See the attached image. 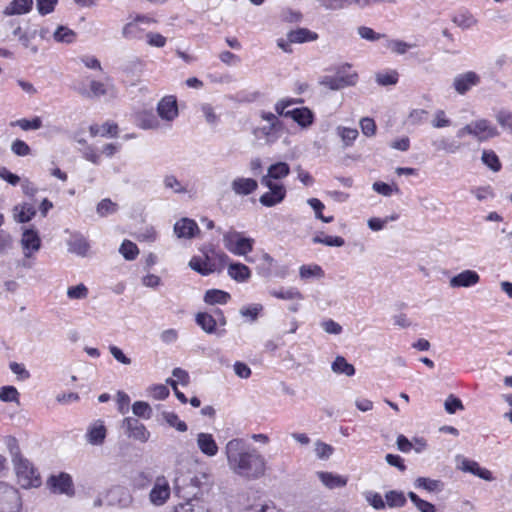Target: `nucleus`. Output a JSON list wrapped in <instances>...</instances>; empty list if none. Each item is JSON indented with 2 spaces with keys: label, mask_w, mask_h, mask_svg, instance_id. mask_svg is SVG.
I'll list each match as a JSON object with an SVG mask.
<instances>
[{
  "label": "nucleus",
  "mask_w": 512,
  "mask_h": 512,
  "mask_svg": "<svg viewBox=\"0 0 512 512\" xmlns=\"http://www.w3.org/2000/svg\"><path fill=\"white\" fill-rule=\"evenodd\" d=\"M224 453L231 472L247 480L263 477L267 470V461L255 447L242 438L229 440Z\"/></svg>",
  "instance_id": "1"
},
{
  "label": "nucleus",
  "mask_w": 512,
  "mask_h": 512,
  "mask_svg": "<svg viewBox=\"0 0 512 512\" xmlns=\"http://www.w3.org/2000/svg\"><path fill=\"white\" fill-rule=\"evenodd\" d=\"M12 464L17 477V482L23 489L37 488L41 485V477L33 463L25 458L18 447L11 449Z\"/></svg>",
  "instance_id": "2"
},
{
  "label": "nucleus",
  "mask_w": 512,
  "mask_h": 512,
  "mask_svg": "<svg viewBox=\"0 0 512 512\" xmlns=\"http://www.w3.org/2000/svg\"><path fill=\"white\" fill-rule=\"evenodd\" d=\"M207 480L208 474L205 472L181 474L176 478L175 486L178 493L187 500L198 499L196 496Z\"/></svg>",
  "instance_id": "3"
},
{
  "label": "nucleus",
  "mask_w": 512,
  "mask_h": 512,
  "mask_svg": "<svg viewBox=\"0 0 512 512\" xmlns=\"http://www.w3.org/2000/svg\"><path fill=\"white\" fill-rule=\"evenodd\" d=\"M255 240L243 233L230 230L223 234L224 247L236 256H247L253 250Z\"/></svg>",
  "instance_id": "4"
},
{
  "label": "nucleus",
  "mask_w": 512,
  "mask_h": 512,
  "mask_svg": "<svg viewBox=\"0 0 512 512\" xmlns=\"http://www.w3.org/2000/svg\"><path fill=\"white\" fill-rule=\"evenodd\" d=\"M318 34L307 28H298L290 30L286 38H278L276 40L277 46L285 53H292V44H303L307 42H313L318 39Z\"/></svg>",
  "instance_id": "5"
},
{
  "label": "nucleus",
  "mask_w": 512,
  "mask_h": 512,
  "mask_svg": "<svg viewBox=\"0 0 512 512\" xmlns=\"http://www.w3.org/2000/svg\"><path fill=\"white\" fill-rule=\"evenodd\" d=\"M261 184L268 188V191L262 194L259 202L265 207H274L280 204L286 197L287 190L283 183L261 179Z\"/></svg>",
  "instance_id": "6"
},
{
  "label": "nucleus",
  "mask_w": 512,
  "mask_h": 512,
  "mask_svg": "<svg viewBox=\"0 0 512 512\" xmlns=\"http://www.w3.org/2000/svg\"><path fill=\"white\" fill-rule=\"evenodd\" d=\"M157 115L163 126H171V123L178 117L179 110L177 99L174 95L164 96L157 104Z\"/></svg>",
  "instance_id": "7"
},
{
  "label": "nucleus",
  "mask_w": 512,
  "mask_h": 512,
  "mask_svg": "<svg viewBox=\"0 0 512 512\" xmlns=\"http://www.w3.org/2000/svg\"><path fill=\"white\" fill-rule=\"evenodd\" d=\"M356 73H346L339 70L335 75H325L320 78L319 84L330 90H341L348 86H354L357 82Z\"/></svg>",
  "instance_id": "8"
},
{
  "label": "nucleus",
  "mask_w": 512,
  "mask_h": 512,
  "mask_svg": "<svg viewBox=\"0 0 512 512\" xmlns=\"http://www.w3.org/2000/svg\"><path fill=\"white\" fill-rule=\"evenodd\" d=\"M79 93L89 98H100L103 96L115 97L116 89L109 78L104 81L91 80L89 89L81 87L78 89Z\"/></svg>",
  "instance_id": "9"
},
{
  "label": "nucleus",
  "mask_w": 512,
  "mask_h": 512,
  "mask_svg": "<svg viewBox=\"0 0 512 512\" xmlns=\"http://www.w3.org/2000/svg\"><path fill=\"white\" fill-rule=\"evenodd\" d=\"M170 494L171 488L169 481L164 476H158L149 493V501L154 506H162L168 501Z\"/></svg>",
  "instance_id": "10"
},
{
  "label": "nucleus",
  "mask_w": 512,
  "mask_h": 512,
  "mask_svg": "<svg viewBox=\"0 0 512 512\" xmlns=\"http://www.w3.org/2000/svg\"><path fill=\"white\" fill-rule=\"evenodd\" d=\"M20 244L25 258L33 257L41 248V238L34 228H26L21 235Z\"/></svg>",
  "instance_id": "11"
},
{
  "label": "nucleus",
  "mask_w": 512,
  "mask_h": 512,
  "mask_svg": "<svg viewBox=\"0 0 512 512\" xmlns=\"http://www.w3.org/2000/svg\"><path fill=\"white\" fill-rule=\"evenodd\" d=\"M457 468L463 472L473 474L485 481H493L495 478L490 470L481 467L475 460L463 456L457 457Z\"/></svg>",
  "instance_id": "12"
},
{
  "label": "nucleus",
  "mask_w": 512,
  "mask_h": 512,
  "mask_svg": "<svg viewBox=\"0 0 512 512\" xmlns=\"http://www.w3.org/2000/svg\"><path fill=\"white\" fill-rule=\"evenodd\" d=\"M480 82L481 78L476 72L467 71L456 75L453 79L452 86L458 94L464 95L473 87L478 86Z\"/></svg>",
  "instance_id": "13"
},
{
  "label": "nucleus",
  "mask_w": 512,
  "mask_h": 512,
  "mask_svg": "<svg viewBox=\"0 0 512 512\" xmlns=\"http://www.w3.org/2000/svg\"><path fill=\"white\" fill-rule=\"evenodd\" d=\"M48 486L54 493L65 494L72 496L74 494V485L72 477L67 473H60L59 475H52L48 481Z\"/></svg>",
  "instance_id": "14"
},
{
  "label": "nucleus",
  "mask_w": 512,
  "mask_h": 512,
  "mask_svg": "<svg viewBox=\"0 0 512 512\" xmlns=\"http://www.w3.org/2000/svg\"><path fill=\"white\" fill-rule=\"evenodd\" d=\"M123 427L126 429L127 436L140 442H147L150 432L146 429L138 419L134 417H126L123 420Z\"/></svg>",
  "instance_id": "15"
},
{
  "label": "nucleus",
  "mask_w": 512,
  "mask_h": 512,
  "mask_svg": "<svg viewBox=\"0 0 512 512\" xmlns=\"http://www.w3.org/2000/svg\"><path fill=\"white\" fill-rule=\"evenodd\" d=\"M174 234L179 239H191L200 233L196 221L190 218H181L174 224Z\"/></svg>",
  "instance_id": "16"
},
{
  "label": "nucleus",
  "mask_w": 512,
  "mask_h": 512,
  "mask_svg": "<svg viewBox=\"0 0 512 512\" xmlns=\"http://www.w3.org/2000/svg\"><path fill=\"white\" fill-rule=\"evenodd\" d=\"M480 281V275L474 270H463L449 280L451 288H470L477 285Z\"/></svg>",
  "instance_id": "17"
},
{
  "label": "nucleus",
  "mask_w": 512,
  "mask_h": 512,
  "mask_svg": "<svg viewBox=\"0 0 512 512\" xmlns=\"http://www.w3.org/2000/svg\"><path fill=\"white\" fill-rule=\"evenodd\" d=\"M107 503L109 505H118L122 508L129 507L132 503L130 492L122 486H113L107 491Z\"/></svg>",
  "instance_id": "18"
},
{
  "label": "nucleus",
  "mask_w": 512,
  "mask_h": 512,
  "mask_svg": "<svg viewBox=\"0 0 512 512\" xmlns=\"http://www.w3.org/2000/svg\"><path fill=\"white\" fill-rule=\"evenodd\" d=\"M473 136L479 141H486L498 136L497 128L486 119L473 121Z\"/></svg>",
  "instance_id": "19"
},
{
  "label": "nucleus",
  "mask_w": 512,
  "mask_h": 512,
  "mask_svg": "<svg viewBox=\"0 0 512 512\" xmlns=\"http://www.w3.org/2000/svg\"><path fill=\"white\" fill-rule=\"evenodd\" d=\"M231 189L237 196H248L258 189V182L253 178L236 177L231 182Z\"/></svg>",
  "instance_id": "20"
},
{
  "label": "nucleus",
  "mask_w": 512,
  "mask_h": 512,
  "mask_svg": "<svg viewBox=\"0 0 512 512\" xmlns=\"http://www.w3.org/2000/svg\"><path fill=\"white\" fill-rule=\"evenodd\" d=\"M198 449L207 457H214L219 452V447L210 433L200 432L196 436Z\"/></svg>",
  "instance_id": "21"
},
{
  "label": "nucleus",
  "mask_w": 512,
  "mask_h": 512,
  "mask_svg": "<svg viewBox=\"0 0 512 512\" xmlns=\"http://www.w3.org/2000/svg\"><path fill=\"white\" fill-rule=\"evenodd\" d=\"M321 483L328 489L345 487L348 483V477L333 472L318 471L316 473Z\"/></svg>",
  "instance_id": "22"
},
{
  "label": "nucleus",
  "mask_w": 512,
  "mask_h": 512,
  "mask_svg": "<svg viewBox=\"0 0 512 512\" xmlns=\"http://www.w3.org/2000/svg\"><path fill=\"white\" fill-rule=\"evenodd\" d=\"M195 321L201 329L208 334H217L218 336H222L225 334V330H219L217 328L216 318L207 313V312H199L196 314Z\"/></svg>",
  "instance_id": "23"
},
{
  "label": "nucleus",
  "mask_w": 512,
  "mask_h": 512,
  "mask_svg": "<svg viewBox=\"0 0 512 512\" xmlns=\"http://www.w3.org/2000/svg\"><path fill=\"white\" fill-rule=\"evenodd\" d=\"M106 427L101 420H96L91 423L86 432L87 442L91 445H102L106 438Z\"/></svg>",
  "instance_id": "24"
},
{
  "label": "nucleus",
  "mask_w": 512,
  "mask_h": 512,
  "mask_svg": "<svg viewBox=\"0 0 512 512\" xmlns=\"http://www.w3.org/2000/svg\"><path fill=\"white\" fill-rule=\"evenodd\" d=\"M135 124L143 130H159L163 127L162 122L150 111H142L136 114Z\"/></svg>",
  "instance_id": "25"
},
{
  "label": "nucleus",
  "mask_w": 512,
  "mask_h": 512,
  "mask_svg": "<svg viewBox=\"0 0 512 512\" xmlns=\"http://www.w3.org/2000/svg\"><path fill=\"white\" fill-rule=\"evenodd\" d=\"M67 245L69 252L81 257L87 256L90 249L88 240L80 233L71 234L67 241Z\"/></svg>",
  "instance_id": "26"
},
{
  "label": "nucleus",
  "mask_w": 512,
  "mask_h": 512,
  "mask_svg": "<svg viewBox=\"0 0 512 512\" xmlns=\"http://www.w3.org/2000/svg\"><path fill=\"white\" fill-rule=\"evenodd\" d=\"M227 274L238 283H245L251 278V270L249 267L240 262L229 264Z\"/></svg>",
  "instance_id": "27"
},
{
  "label": "nucleus",
  "mask_w": 512,
  "mask_h": 512,
  "mask_svg": "<svg viewBox=\"0 0 512 512\" xmlns=\"http://www.w3.org/2000/svg\"><path fill=\"white\" fill-rule=\"evenodd\" d=\"M287 114H289V117L303 128L309 127L314 121V114L307 107L289 110Z\"/></svg>",
  "instance_id": "28"
},
{
  "label": "nucleus",
  "mask_w": 512,
  "mask_h": 512,
  "mask_svg": "<svg viewBox=\"0 0 512 512\" xmlns=\"http://www.w3.org/2000/svg\"><path fill=\"white\" fill-rule=\"evenodd\" d=\"M33 0H12L3 10L5 16L23 15L31 11Z\"/></svg>",
  "instance_id": "29"
},
{
  "label": "nucleus",
  "mask_w": 512,
  "mask_h": 512,
  "mask_svg": "<svg viewBox=\"0 0 512 512\" xmlns=\"http://www.w3.org/2000/svg\"><path fill=\"white\" fill-rule=\"evenodd\" d=\"M89 132L92 137L101 136V137H116L118 135L119 129L118 125L114 122L107 121L102 125L92 124L89 127Z\"/></svg>",
  "instance_id": "30"
},
{
  "label": "nucleus",
  "mask_w": 512,
  "mask_h": 512,
  "mask_svg": "<svg viewBox=\"0 0 512 512\" xmlns=\"http://www.w3.org/2000/svg\"><path fill=\"white\" fill-rule=\"evenodd\" d=\"M189 267L197 273L207 276L216 270V265L212 260H202V257L193 256L189 261Z\"/></svg>",
  "instance_id": "31"
},
{
  "label": "nucleus",
  "mask_w": 512,
  "mask_h": 512,
  "mask_svg": "<svg viewBox=\"0 0 512 512\" xmlns=\"http://www.w3.org/2000/svg\"><path fill=\"white\" fill-rule=\"evenodd\" d=\"M36 215V209L31 203H22L16 205L13 209L15 221L19 223H27Z\"/></svg>",
  "instance_id": "32"
},
{
  "label": "nucleus",
  "mask_w": 512,
  "mask_h": 512,
  "mask_svg": "<svg viewBox=\"0 0 512 512\" xmlns=\"http://www.w3.org/2000/svg\"><path fill=\"white\" fill-rule=\"evenodd\" d=\"M290 173V167L285 162H278L272 164L267 171V174L262 179H268L270 181H276L287 177Z\"/></svg>",
  "instance_id": "33"
},
{
  "label": "nucleus",
  "mask_w": 512,
  "mask_h": 512,
  "mask_svg": "<svg viewBox=\"0 0 512 512\" xmlns=\"http://www.w3.org/2000/svg\"><path fill=\"white\" fill-rule=\"evenodd\" d=\"M231 299V295L223 290L209 289L204 294V302L208 305H224Z\"/></svg>",
  "instance_id": "34"
},
{
  "label": "nucleus",
  "mask_w": 512,
  "mask_h": 512,
  "mask_svg": "<svg viewBox=\"0 0 512 512\" xmlns=\"http://www.w3.org/2000/svg\"><path fill=\"white\" fill-rule=\"evenodd\" d=\"M269 294L272 297H275L277 299L281 300H303L302 293L295 287H288L284 288L281 287L279 289H271L269 290Z\"/></svg>",
  "instance_id": "35"
},
{
  "label": "nucleus",
  "mask_w": 512,
  "mask_h": 512,
  "mask_svg": "<svg viewBox=\"0 0 512 512\" xmlns=\"http://www.w3.org/2000/svg\"><path fill=\"white\" fill-rule=\"evenodd\" d=\"M414 486L417 489H423L427 492H440L443 490L444 484L438 479H431L427 477H418L414 481Z\"/></svg>",
  "instance_id": "36"
},
{
  "label": "nucleus",
  "mask_w": 512,
  "mask_h": 512,
  "mask_svg": "<svg viewBox=\"0 0 512 512\" xmlns=\"http://www.w3.org/2000/svg\"><path fill=\"white\" fill-rule=\"evenodd\" d=\"M122 36L127 40H141L144 37V29L132 19L123 26Z\"/></svg>",
  "instance_id": "37"
},
{
  "label": "nucleus",
  "mask_w": 512,
  "mask_h": 512,
  "mask_svg": "<svg viewBox=\"0 0 512 512\" xmlns=\"http://www.w3.org/2000/svg\"><path fill=\"white\" fill-rule=\"evenodd\" d=\"M482 163L492 172L497 173L502 169V164L493 150H483L481 155Z\"/></svg>",
  "instance_id": "38"
},
{
  "label": "nucleus",
  "mask_w": 512,
  "mask_h": 512,
  "mask_svg": "<svg viewBox=\"0 0 512 512\" xmlns=\"http://www.w3.org/2000/svg\"><path fill=\"white\" fill-rule=\"evenodd\" d=\"M331 369L336 374H344L351 377L355 374V368L352 364L348 363L343 356H337L332 362Z\"/></svg>",
  "instance_id": "39"
},
{
  "label": "nucleus",
  "mask_w": 512,
  "mask_h": 512,
  "mask_svg": "<svg viewBox=\"0 0 512 512\" xmlns=\"http://www.w3.org/2000/svg\"><path fill=\"white\" fill-rule=\"evenodd\" d=\"M263 305L255 303L241 307L239 310L240 315L250 323H254L258 320L259 316L263 311Z\"/></svg>",
  "instance_id": "40"
},
{
  "label": "nucleus",
  "mask_w": 512,
  "mask_h": 512,
  "mask_svg": "<svg viewBox=\"0 0 512 512\" xmlns=\"http://www.w3.org/2000/svg\"><path fill=\"white\" fill-rule=\"evenodd\" d=\"M77 34L67 26L60 25L55 30L53 38L58 43L71 44L75 42Z\"/></svg>",
  "instance_id": "41"
},
{
  "label": "nucleus",
  "mask_w": 512,
  "mask_h": 512,
  "mask_svg": "<svg viewBox=\"0 0 512 512\" xmlns=\"http://www.w3.org/2000/svg\"><path fill=\"white\" fill-rule=\"evenodd\" d=\"M9 25L13 27V35L18 38L20 43L25 47L28 48L30 46L31 40L35 37L36 32L28 33L23 31L22 27L20 26L19 22L16 20L9 21Z\"/></svg>",
  "instance_id": "42"
},
{
  "label": "nucleus",
  "mask_w": 512,
  "mask_h": 512,
  "mask_svg": "<svg viewBox=\"0 0 512 512\" xmlns=\"http://www.w3.org/2000/svg\"><path fill=\"white\" fill-rule=\"evenodd\" d=\"M11 127H19L23 131L38 130L42 127V120L35 116L32 119L21 118L10 122Z\"/></svg>",
  "instance_id": "43"
},
{
  "label": "nucleus",
  "mask_w": 512,
  "mask_h": 512,
  "mask_svg": "<svg viewBox=\"0 0 512 512\" xmlns=\"http://www.w3.org/2000/svg\"><path fill=\"white\" fill-rule=\"evenodd\" d=\"M175 512H209L207 505L200 499H189L176 507Z\"/></svg>",
  "instance_id": "44"
},
{
  "label": "nucleus",
  "mask_w": 512,
  "mask_h": 512,
  "mask_svg": "<svg viewBox=\"0 0 512 512\" xmlns=\"http://www.w3.org/2000/svg\"><path fill=\"white\" fill-rule=\"evenodd\" d=\"M336 132L337 135L341 138L344 147L352 146L359 135L357 129L344 126H338Z\"/></svg>",
  "instance_id": "45"
},
{
  "label": "nucleus",
  "mask_w": 512,
  "mask_h": 512,
  "mask_svg": "<svg viewBox=\"0 0 512 512\" xmlns=\"http://www.w3.org/2000/svg\"><path fill=\"white\" fill-rule=\"evenodd\" d=\"M299 275L301 279L308 280L311 278H322L324 277V270L317 264L302 265L299 268Z\"/></svg>",
  "instance_id": "46"
},
{
  "label": "nucleus",
  "mask_w": 512,
  "mask_h": 512,
  "mask_svg": "<svg viewBox=\"0 0 512 512\" xmlns=\"http://www.w3.org/2000/svg\"><path fill=\"white\" fill-rule=\"evenodd\" d=\"M163 185L165 189L172 190L176 194H185L188 191L186 185L182 184L173 174L164 176Z\"/></svg>",
  "instance_id": "47"
},
{
  "label": "nucleus",
  "mask_w": 512,
  "mask_h": 512,
  "mask_svg": "<svg viewBox=\"0 0 512 512\" xmlns=\"http://www.w3.org/2000/svg\"><path fill=\"white\" fill-rule=\"evenodd\" d=\"M386 505L390 508H400L405 506L407 500L403 492L391 490L385 494Z\"/></svg>",
  "instance_id": "48"
},
{
  "label": "nucleus",
  "mask_w": 512,
  "mask_h": 512,
  "mask_svg": "<svg viewBox=\"0 0 512 512\" xmlns=\"http://www.w3.org/2000/svg\"><path fill=\"white\" fill-rule=\"evenodd\" d=\"M452 21L462 29H469L477 23L476 19L468 11H463L455 14L452 17Z\"/></svg>",
  "instance_id": "49"
},
{
  "label": "nucleus",
  "mask_w": 512,
  "mask_h": 512,
  "mask_svg": "<svg viewBox=\"0 0 512 512\" xmlns=\"http://www.w3.org/2000/svg\"><path fill=\"white\" fill-rule=\"evenodd\" d=\"M244 512H285L283 509L276 506L272 501L257 502L249 505L244 509Z\"/></svg>",
  "instance_id": "50"
},
{
  "label": "nucleus",
  "mask_w": 512,
  "mask_h": 512,
  "mask_svg": "<svg viewBox=\"0 0 512 512\" xmlns=\"http://www.w3.org/2000/svg\"><path fill=\"white\" fill-rule=\"evenodd\" d=\"M96 211L100 217H107L118 211V205L111 199L105 198L97 204Z\"/></svg>",
  "instance_id": "51"
},
{
  "label": "nucleus",
  "mask_w": 512,
  "mask_h": 512,
  "mask_svg": "<svg viewBox=\"0 0 512 512\" xmlns=\"http://www.w3.org/2000/svg\"><path fill=\"white\" fill-rule=\"evenodd\" d=\"M119 253L128 261L135 260L139 254L137 245L130 241L124 240L119 248Z\"/></svg>",
  "instance_id": "52"
},
{
  "label": "nucleus",
  "mask_w": 512,
  "mask_h": 512,
  "mask_svg": "<svg viewBox=\"0 0 512 512\" xmlns=\"http://www.w3.org/2000/svg\"><path fill=\"white\" fill-rule=\"evenodd\" d=\"M162 417L163 419L166 421V423L175 428L177 431L179 432H185L187 431L188 427H187V424L180 420L178 415L175 414L174 412H168V411H164L162 412Z\"/></svg>",
  "instance_id": "53"
},
{
  "label": "nucleus",
  "mask_w": 512,
  "mask_h": 512,
  "mask_svg": "<svg viewBox=\"0 0 512 512\" xmlns=\"http://www.w3.org/2000/svg\"><path fill=\"white\" fill-rule=\"evenodd\" d=\"M313 243L323 244L330 247H342L345 244V240L340 236H329L321 234L313 237Z\"/></svg>",
  "instance_id": "54"
},
{
  "label": "nucleus",
  "mask_w": 512,
  "mask_h": 512,
  "mask_svg": "<svg viewBox=\"0 0 512 512\" xmlns=\"http://www.w3.org/2000/svg\"><path fill=\"white\" fill-rule=\"evenodd\" d=\"M132 412L135 416L143 419H150L152 417L151 406L144 401H136L132 405Z\"/></svg>",
  "instance_id": "55"
},
{
  "label": "nucleus",
  "mask_w": 512,
  "mask_h": 512,
  "mask_svg": "<svg viewBox=\"0 0 512 512\" xmlns=\"http://www.w3.org/2000/svg\"><path fill=\"white\" fill-rule=\"evenodd\" d=\"M408 497L419 511H421V512H436V507L434 504L421 499L416 493L409 492Z\"/></svg>",
  "instance_id": "56"
},
{
  "label": "nucleus",
  "mask_w": 512,
  "mask_h": 512,
  "mask_svg": "<svg viewBox=\"0 0 512 512\" xmlns=\"http://www.w3.org/2000/svg\"><path fill=\"white\" fill-rule=\"evenodd\" d=\"M19 392L11 385L2 386L0 388V400L3 402H13L19 404Z\"/></svg>",
  "instance_id": "57"
},
{
  "label": "nucleus",
  "mask_w": 512,
  "mask_h": 512,
  "mask_svg": "<svg viewBox=\"0 0 512 512\" xmlns=\"http://www.w3.org/2000/svg\"><path fill=\"white\" fill-rule=\"evenodd\" d=\"M307 203L309 204V206L314 210L315 212V217L317 219H320L321 221H323L324 223H330L333 221V216H324L322 214V210L325 208L324 204L317 198H310L307 200Z\"/></svg>",
  "instance_id": "58"
},
{
  "label": "nucleus",
  "mask_w": 512,
  "mask_h": 512,
  "mask_svg": "<svg viewBox=\"0 0 512 512\" xmlns=\"http://www.w3.org/2000/svg\"><path fill=\"white\" fill-rule=\"evenodd\" d=\"M88 293V288L83 283H80L76 286L68 287L67 289V297L71 300L85 299L87 298Z\"/></svg>",
  "instance_id": "59"
},
{
  "label": "nucleus",
  "mask_w": 512,
  "mask_h": 512,
  "mask_svg": "<svg viewBox=\"0 0 512 512\" xmlns=\"http://www.w3.org/2000/svg\"><path fill=\"white\" fill-rule=\"evenodd\" d=\"M376 81L381 86L395 85L398 82V73L395 70L377 73Z\"/></svg>",
  "instance_id": "60"
},
{
  "label": "nucleus",
  "mask_w": 512,
  "mask_h": 512,
  "mask_svg": "<svg viewBox=\"0 0 512 512\" xmlns=\"http://www.w3.org/2000/svg\"><path fill=\"white\" fill-rule=\"evenodd\" d=\"M145 39L149 46L156 48H163L167 43V38L158 32L146 33Z\"/></svg>",
  "instance_id": "61"
},
{
  "label": "nucleus",
  "mask_w": 512,
  "mask_h": 512,
  "mask_svg": "<svg viewBox=\"0 0 512 512\" xmlns=\"http://www.w3.org/2000/svg\"><path fill=\"white\" fill-rule=\"evenodd\" d=\"M365 499L376 510H382L386 507V501L378 492H366Z\"/></svg>",
  "instance_id": "62"
},
{
  "label": "nucleus",
  "mask_w": 512,
  "mask_h": 512,
  "mask_svg": "<svg viewBox=\"0 0 512 512\" xmlns=\"http://www.w3.org/2000/svg\"><path fill=\"white\" fill-rule=\"evenodd\" d=\"M433 146L438 151H446L448 153H455L459 146L456 145L454 142H451L448 138L442 137L440 139L434 140Z\"/></svg>",
  "instance_id": "63"
},
{
  "label": "nucleus",
  "mask_w": 512,
  "mask_h": 512,
  "mask_svg": "<svg viewBox=\"0 0 512 512\" xmlns=\"http://www.w3.org/2000/svg\"><path fill=\"white\" fill-rule=\"evenodd\" d=\"M11 151L17 156L25 157L30 155L32 150L25 141L16 139L11 144Z\"/></svg>",
  "instance_id": "64"
}]
</instances>
